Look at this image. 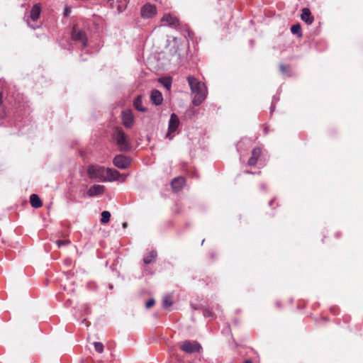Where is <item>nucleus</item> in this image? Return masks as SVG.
Masks as SVG:
<instances>
[{"mask_svg": "<svg viewBox=\"0 0 363 363\" xmlns=\"http://www.w3.org/2000/svg\"><path fill=\"white\" fill-rule=\"evenodd\" d=\"M187 82L192 94H194L192 103L194 106H199L207 96L206 85L193 76L187 77Z\"/></svg>", "mask_w": 363, "mask_h": 363, "instance_id": "obj_1", "label": "nucleus"}, {"mask_svg": "<svg viewBox=\"0 0 363 363\" xmlns=\"http://www.w3.org/2000/svg\"><path fill=\"white\" fill-rule=\"evenodd\" d=\"M111 213L109 211H104L101 213V223H107L110 220Z\"/></svg>", "mask_w": 363, "mask_h": 363, "instance_id": "obj_22", "label": "nucleus"}, {"mask_svg": "<svg viewBox=\"0 0 363 363\" xmlns=\"http://www.w3.org/2000/svg\"><path fill=\"white\" fill-rule=\"evenodd\" d=\"M94 346L95 350L97 352L102 353L104 352V345L101 342H94Z\"/></svg>", "mask_w": 363, "mask_h": 363, "instance_id": "obj_25", "label": "nucleus"}, {"mask_svg": "<svg viewBox=\"0 0 363 363\" xmlns=\"http://www.w3.org/2000/svg\"><path fill=\"white\" fill-rule=\"evenodd\" d=\"M125 179V176H123V181H124Z\"/></svg>", "mask_w": 363, "mask_h": 363, "instance_id": "obj_35", "label": "nucleus"}, {"mask_svg": "<svg viewBox=\"0 0 363 363\" xmlns=\"http://www.w3.org/2000/svg\"><path fill=\"white\" fill-rule=\"evenodd\" d=\"M27 23H28V26L31 27L33 29H35V27L30 25V22L28 21H27Z\"/></svg>", "mask_w": 363, "mask_h": 363, "instance_id": "obj_32", "label": "nucleus"}, {"mask_svg": "<svg viewBox=\"0 0 363 363\" xmlns=\"http://www.w3.org/2000/svg\"><path fill=\"white\" fill-rule=\"evenodd\" d=\"M155 304V300L154 299H150L145 304V306L147 308H150L152 306H153Z\"/></svg>", "mask_w": 363, "mask_h": 363, "instance_id": "obj_27", "label": "nucleus"}, {"mask_svg": "<svg viewBox=\"0 0 363 363\" xmlns=\"http://www.w3.org/2000/svg\"><path fill=\"white\" fill-rule=\"evenodd\" d=\"M41 7L40 4H35L33 5L30 10V18L32 21H37L40 15Z\"/></svg>", "mask_w": 363, "mask_h": 363, "instance_id": "obj_16", "label": "nucleus"}, {"mask_svg": "<svg viewBox=\"0 0 363 363\" xmlns=\"http://www.w3.org/2000/svg\"><path fill=\"white\" fill-rule=\"evenodd\" d=\"M156 7L150 4H145L141 9V15L143 18H152L156 14Z\"/></svg>", "mask_w": 363, "mask_h": 363, "instance_id": "obj_9", "label": "nucleus"}, {"mask_svg": "<svg viewBox=\"0 0 363 363\" xmlns=\"http://www.w3.org/2000/svg\"><path fill=\"white\" fill-rule=\"evenodd\" d=\"M179 123L180 122L179 117L175 113L171 114L168 124V133L166 135L167 138H169L170 140L172 138L171 134L177 130Z\"/></svg>", "mask_w": 363, "mask_h": 363, "instance_id": "obj_5", "label": "nucleus"}, {"mask_svg": "<svg viewBox=\"0 0 363 363\" xmlns=\"http://www.w3.org/2000/svg\"><path fill=\"white\" fill-rule=\"evenodd\" d=\"M180 348L186 353H193L199 352L201 346L196 341L185 340L180 345Z\"/></svg>", "mask_w": 363, "mask_h": 363, "instance_id": "obj_4", "label": "nucleus"}, {"mask_svg": "<svg viewBox=\"0 0 363 363\" xmlns=\"http://www.w3.org/2000/svg\"><path fill=\"white\" fill-rule=\"evenodd\" d=\"M2 104V94L1 92H0V106H1Z\"/></svg>", "mask_w": 363, "mask_h": 363, "instance_id": "obj_31", "label": "nucleus"}, {"mask_svg": "<svg viewBox=\"0 0 363 363\" xmlns=\"http://www.w3.org/2000/svg\"><path fill=\"white\" fill-rule=\"evenodd\" d=\"M159 82L163 85L167 90H170L172 87V79L169 77H163L159 79Z\"/></svg>", "mask_w": 363, "mask_h": 363, "instance_id": "obj_19", "label": "nucleus"}, {"mask_svg": "<svg viewBox=\"0 0 363 363\" xmlns=\"http://www.w3.org/2000/svg\"><path fill=\"white\" fill-rule=\"evenodd\" d=\"M113 162L118 168L126 169L130 164V160L123 155H118L114 157Z\"/></svg>", "mask_w": 363, "mask_h": 363, "instance_id": "obj_7", "label": "nucleus"}, {"mask_svg": "<svg viewBox=\"0 0 363 363\" xmlns=\"http://www.w3.org/2000/svg\"><path fill=\"white\" fill-rule=\"evenodd\" d=\"M150 99L156 106L160 105L163 101L162 94L158 90H152L150 94Z\"/></svg>", "mask_w": 363, "mask_h": 363, "instance_id": "obj_12", "label": "nucleus"}, {"mask_svg": "<svg viewBox=\"0 0 363 363\" xmlns=\"http://www.w3.org/2000/svg\"><path fill=\"white\" fill-rule=\"evenodd\" d=\"M123 227L125 228L127 227V223H123Z\"/></svg>", "mask_w": 363, "mask_h": 363, "instance_id": "obj_33", "label": "nucleus"}, {"mask_svg": "<svg viewBox=\"0 0 363 363\" xmlns=\"http://www.w3.org/2000/svg\"><path fill=\"white\" fill-rule=\"evenodd\" d=\"M156 257H157V252L155 251L152 250V251L150 252L149 254L143 258V262L145 264H148L151 263L155 259Z\"/></svg>", "mask_w": 363, "mask_h": 363, "instance_id": "obj_20", "label": "nucleus"}, {"mask_svg": "<svg viewBox=\"0 0 363 363\" xmlns=\"http://www.w3.org/2000/svg\"><path fill=\"white\" fill-rule=\"evenodd\" d=\"M291 31L293 34H296L298 36H301V28L299 24L293 25L291 28Z\"/></svg>", "mask_w": 363, "mask_h": 363, "instance_id": "obj_23", "label": "nucleus"}, {"mask_svg": "<svg viewBox=\"0 0 363 363\" xmlns=\"http://www.w3.org/2000/svg\"><path fill=\"white\" fill-rule=\"evenodd\" d=\"M106 168L99 165H91L87 169V174L91 179L104 182Z\"/></svg>", "mask_w": 363, "mask_h": 363, "instance_id": "obj_3", "label": "nucleus"}, {"mask_svg": "<svg viewBox=\"0 0 363 363\" xmlns=\"http://www.w3.org/2000/svg\"><path fill=\"white\" fill-rule=\"evenodd\" d=\"M261 149L259 147H255L252 150V156L248 160V164L250 166H254L257 164L258 158L261 155Z\"/></svg>", "mask_w": 363, "mask_h": 363, "instance_id": "obj_13", "label": "nucleus"}, {"mask_svg": "<svg viewBox=\"0 0 363 363\" xmlns=\"http://www.w3.org/2000/svg\"><path fill=\"white\" fill-rule=\"evenodd\" d=\"M122 121L123 125L127 128H130L133 125L134 116L130 110L122 111Z\"/></svg>", "mask_w": 363, "mask_h": 363, "instance_id": "obj_8", "label": "nucleus"}, {"mask_svg": "<svg viewBox=\"0 0 363 363\" xmlns=\"http://www.w3.org/2000/svg\"><path fill=\"white\" fill-rule=\"evenodd\" d=\"M273 201H270L269 205H272Z\"/></svg>", "mask_w": 363, "mask_h": 363, "instance_id": "obj_36", "label": "nucleus"}, {"mask_svg": "<svg viewBox=\"0 0 363 363\" xmlns=\"http://www.w3.org/2000/svg\"><path fill=\"white\" fill-rule=\"evenodd\" d=\"M71 12V9L69 7H65L64 11V16H68Z\"/></svg>", "mask_w": 363, "mask_h": 363, "instance_id": "obj_28", "label": "nucleus"}, {"mask_svg": "<svg viewBox=\"0 0 363 363\" xmlns=\"http://www.w3.org/2000/svg\"><path fill=\"white\" fill-rule=\"evenodd\" d=\"M279 69L282 73H286L287 71L286 67L284 65H280Z\"/></svg>", "mask_w": 363, "mask_h": 363, "instance_id": "obj_29", "label": "nucleus"}, {"mask_svg": "<svg viewBox=\"0 0 363 363\" xmlns=\"http://www.w3.org/2000/svg\"><path fill=\"white\" fill-rule=\"evenodd\" d=\"M244 363H252V362L250 360H246Z\"/></svg>", "mask_w": 363, "mask_h": 363, "instance_id": "obj_34", "label": "nucleus"}, {"mask_svg": "<svg viewBox=\"0 0 363 363\" xmlns=\"http://www.w3.org/2000/svg\"><path fill=\"white\" fill-rule=\"evenodd\" d=\"M104 189L105 187L103 185L94 184L87 191V195L89 197H94L99 196L104 193Z\"/></svg>", "mask_w": 363, "mask_h": 363, "instance_id": "obj_11", "label": "nucleus"}, {"mask_svg": "<svg viewBox=\"0 0 363 363\" xmlns=\"http://www.w3.org/2000/svg\"><path fill=\"white\" fill-rule=\"evenodd\" d=\"M133 105H134V107L140 111H142V112H145L146 111L145 108H144L142 106V98L141 96H138L135 101H134V103H133Z\"/></svg>", "mask_w": 363, "mask_h": 363, "instance_id": "obj_21", "label": "nucleus"}, {"mask_svg": "<svg viewBox=\"0 0 363 363\" xmlns=\"http://www.w3.org/2000/svg\"><path fill=\"white\" fill-rule=\"evenodd\" d=\"M162 304L165 308L171 306L172 305L171 297L169 296H164L162 299Z\"/></svg>", "mask_w": 363, "mask_h": 363, "instance_id": "obj_24", "label": "nucleus"}, {"mask_svg": "<svg viewBox=\"0 0 363 363\" xmlns=\"http://www.w3.org/2000/svg\"><path fill=\"white\" fill-rule=\"evenodd\" d=\"M30 203L32 207L38 208L42 206L43 203L39 196L37 194H31L30 197Z\"/></svg>", "mask_w": 363, "mask_h": 363, "instance_id": "obj_18", "label": "nucleus"}, {"mask_svg": "<svg viewBox=\"0 0 363 363\" xmlns=\"http://www.w3.org/2000/svg\"><path fill=\"white\" fill-rule=\"evenodd\" d=\"M185 179L182 177L174 178L172 182V187L173 190L178 191L181 190L184 185Z\"/></svg>", "mask_w": 363, "mask_h": 363, "instance_id": "obj_15", "label": "nucleus"}, {"mask_svg": "<svg viewBox=\"0 0 363 363\" xmlns=\"http://www.w3.org/2000/svg\"><path fill=\"white\" fill-rule=\"evenodd\" d=\"M72 38L73 40L80 42L84 48L86 46L87 38L86 33L82 30L77 29L75 26L73 27L72 31Z\"/></svg>", "mask_w": 363, "mask_h": 363, "instance_id": "obj_6", "label": "nucleus"}, {"mask_svg": "<svg viewBox=\"0 0 363 363\" xmlns=\"http://www.w3.org/2000/svg\"><path fill=\"white\" fill-rule=\"evenodd\" d=\"M56 244L57 245L58 247H61L64 245H67L70 243L69 240H57L56 242Z\"/></svg>", "mask_w": 363, "mask_h": 363, "instance_id": "obj_26", "label": "nucleus"}, {"mask_svg": "<svg viewBox=\"0 0 363 363\" xmlns=\"http://www.w3.org/2000/svg\"><path fill=\"white\" fill-rule=\"evenodd\" d=\"M104 182H113L120 179L122 176L117 170L111 168H106Z\"/></svg>", "mask_w": 363, "mask_h": 363, "instance_id": "obj_10", "label": "nucleus"}, {"mask_svg": "<svg viewBox=\"0 0 363 363\" xmlns=\"http://www.w3.org/2000/svg\"><path fill=\"white\" fill-rule=\"evenodd\" d=\"M204 316L211 317L212 316V313L209 310H206L203 313Z\"/></svg>", "mask_w": 363, "mask_h": 363, "instance_id": "obj_30", "label": "nucleus"}, {"mask_svg": "<svg viewBox=\"0 0 363 363\" xmlns=\"http://www.w3.org/2000/svg\"><path fill=\"white\" fill-rule=\"evenodd\" d=\"M301 19L308 25L313 23V18L311 16V11L308 9H303L302 10Z\"/></svg>", "mask_w": 363, "mask_h": 363, "instance_id": "obj_17", "label": "nucleus"}, {"mask_svg": "<svg viewBox=\"0 0 363 363\" xmlns=\"http://www.w3.org/2000/svg\"><path fill=\"white\" fill-rule=\"evenodd\" d=\"M113 138L121 151L125 152L130 150V146L127 135L122 128H117L115 129L113 133Z\"/></svg>", "mask_w": 363, "mask_h": 363, "instance_id": "obj_2", "label": "nucleus"}, {"mask_svg": "<svg viewBox=\"0 0 363 363\" xmlns=\"http://www.w3.org/2000/svg\"><path fill=\"white\" fill-rule=\"evenodd\" d=\"M162 21L165 24L172 27H176L179 23L178 19L175 16H173L170 14L164 15L162 18Z\"/></svg>", "mask_w": 363, "mask_h": 363, "instance_id": "obj_14", "label": "nucleus"}]
</instances>
